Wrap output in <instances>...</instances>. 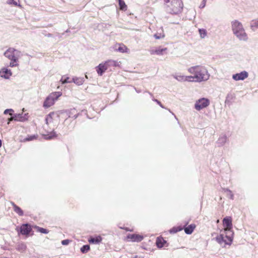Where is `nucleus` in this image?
I'll return each instance as SVG.
<instances>
[{
    "mask_svg": "<svg viewBox=\"0 0 258 258\" xmlns=\"http://www.w3.org/2000/svg\"><path fill=\"white\" fill-rule=\"evenodd\" d=\"M233 233L232 231H221V234L216 237L217 241L220 244L230 245L233 241Z\"/></svg>",
    "mask_w": 258,
    "mask_h": 258,
    "instance_id": "20e7f679",
    "label": "nucleus"
},
{
    "mask_svg": "<svg viewBox=\"0 0 258 258\" xmlns=\"http://www.w3.org/2000/svg\"><path fill=\"white\" fill-rule=\"evenodd\" d=\"M15 117L14 116H12L10 118H8V121L7 124H9L10 122V121L14 120Z\"/></svg>",
    "mask_w": 258,
    "mask_h": 258,
    "instance_id": "e433bc0d",
    "label": "nucleus"
},
{
    "mask_svg": "<svg viewBox=\"0 0 258 258\" xmlns=\"http://www.w3.org/2000/svg\"><path fill=\"white\" fill-rule=\"evenodd\" d=\"M133 258H144V257L143 256H139L138 255H136L135 257H134Z\"/></svg>",
    "mask_w": 258,
    "mask_h": 258,
    "instance_id": "4c0bfd02",
    "label": "nucleus"
},
{
    "mask_svg": "<svg viewBox=\"0 0 258 258\" xmlns=\"http://www.w3.org/2000/svg\"><path fill=\"white\" fill-rule=\"evenodd\" d=\"M223 191L224 192L227 193V196H228L230 199H233V195L231 190L226 188H224L223 189Z\"/></svg>",
    "mask_w": 258,
    "mask_h": 258,
    "instance_id": "7c9ffc66",
    "label": "nucleus"
},
{
    "mask_svg": "<svg viewBox=\"0 0 258 258\" xmlns=\"http://www.w3.org/2000/svg\"><path fill=\"white\" fill-rule=\"evenodd\" d=\"M102 238L100 236H98L95 237H90L88 239L90 243L98 244L102 241Z\"/></svg>",
    "mask_w": 258,
    "mask_h": 258,
    "instance_id": "f3484780",
    "label": "nucleus"
},
{
    "mask_svg": "<svg viewBox=\"0 0 258 258\" xmlns=\"http://www.w3.org/2000/svg\"><path fill=\"white\" fill-rule=\"evenodd\" d=\"M70 242H71V240H70L69 239H66V240H63L61 241V244L62 245H68L70 243Z\"/></svg>",
    "mask_w": 258,
    "mask_h": 258,
    "instance_id": "f704fd0d",
    "label": "nucleus"
},
{
    "mask_svg": "<svg viewBox=\"0 0 258 258\" xmlns=\"http://www.w3.org/2000/svg\"><path fill=\"white\" fill-rule=\"evenodd\" d=\"M124 229H125V230H126V231H132V230H129L128 228H124Z\"/></svg>",
    "mask_w": 258,
    "mask_h": 258,
    "instance_id": "ea45409f",
    "label": "nucleus"
},
{
    "mask_svg": "<svg viewBox=\"0 0 258 258\" xmlns=\"http://www.w3.org/2000/svg\"><path fill=\"white\" fill-rule=\"evenodd\" d=\"M12 205L13 206L14 211L17 213L19 216H22L23 215L24 213L23 210L18 206H17L14 203H11Z\"/></svg>",
    "mask_w": 258,
    "mask_h": 258,
    "instance_id": "a211bd4d",
    "label": "nucleus"
},
{
    "mask_svg": "<svg viewBox=\"0 0 258 258\" xmlns=\"http://www.w3.org/2000/svg\"><path fill=\"white\" fill-rule=\"evenodd\" d=\"M2 141L0 140V148L2 147Z\"/></svg>",
    "mask_w": 258,
    "mask_h": 258,
    "instance_id": "a19ab883",
    "label": "nucleus"
},
{
    "mask_svg": "<svg viewBox=\"0 0 258 258\" xmlns=\"http://www.w3.org/2000/svg\"><path fill=\"white\" fill-rule=\"evenodd\" d=\"M13 112H14V110L12 109H7L4 111V113L5 114H7L9 113L11 116L13 115Z\"/></svg>",
    "mask_w": 258,
    "mask_h": 258,
    "instance_id": "473e14b6",
    "label": "nucleus"
},
{
    "mask_svg": "<svg viewBox=\"0 0 258 258\" xmlns=\"http://www.w3.org/2000/svg\"><path fill=\"white\" fill-rule=\"evenodd\" d=\"M219 222V220H217V223H218Z\"/></svg>",
    "mask_w": 258,
    "mask_h": 258,
    "instance_id": "79ce46f5",
    "label": "nucleus"
},
{
    "mask_svg": "<svg viewBox=\"0 0 258 258\" xmlns=\"http://www.w3.org/2000/svg\"><path fill=\"white\" fill-rule=\"evenodd\" d=\"M183 229L181 226L174 227L170 230V232L171 233H175L178 231H180Z\"/></svg>",
    "mask_w": 258,
    "mask_h": 258,
    "instance_id": "cd10ccee",
    "label": "nucleus"
},
{
    "mask_svg": "<svg viewBox=\"0 0 258 258\" xmlns=\"http://www.w3.org/2000/svg\"><path fill=\"white\" fill-rule=\"evenodd\" d=\"M69 77L63 76L61 78L60 81L61 82L62 84L70 83L71 81H69Z\"/></svg>",
    "mask_w": 258,
    "mask_h": 258,
    "instance_id": "2f4dec72",
    "label": "nucleus"
},
{
    "mask_svg": "<svg viewBox=\"0 0 258 258\" xmlns=\"http://www.w3.org/2000/svg\"><path fill=\"white\" fill-rule=\"evenodd\" d=\"M232 29L233 33L241 40H246L247 36L243 27L242 24L237 20L231 22Z\"/></svg>",
    "mask_w": 258,
    "mask_h": 258,
    "instance_id": "f03ea898",
    "label": "nucleus"
},
{
    "mask_svg": "<svg viewBox=\"0 0 258 258\" xmlns=\"http://www.w3.org/2000/svg\"><path fill=\"white\" fill-rule=\"evenodd\" d=\"M166 243V241L162 237H158L156 239V244L158 248H161L163 247Z\"/></svg>",
    "mask_w": 258,
    "mask_h": 258,
    "instance_id": "dca6fc26",
    "label": "nucleus"
},
{
    "mask_svg": "<svg viewBox=\"0 0 258 258\" xmlns=\"http://www.w3.org/2000/svg\"><path fill=\"white\" fill-rule=\"evenodd\" d=\"M224 230L225 231H231L232 228V218L231 217H226L223 220Z\"/></svg>",
    "mask_w": 258,
    "mask_h": 258,
    "instance_id": "9b49d317",
    "label": "nucleus"
},
{
    "mask_svg": "<svg viewBox=\"0 0 258 258\" xmlns=\"http://www.w3.org/2000/svg\"><path fill=\"white\" fill-rule=\"evenodd\" d=\"M210 104L209 100L205 98H202L197 100L195 104V108L197 110H200L207 107Z\"/></svg>",
    "mask_w": 258,
    "mask_h": 258,
    "instance_id": "1a4fd4ad",
    "label": "nucleus"
},
{
    "mask_svg": "<svg viewBox=\"0 0 258 258\" xmlns=\"http://www.w3.org/2000/svg\"><path fill=\"white\" fill-rule=\"evenodd\" d=\"M33 228L36 229L37 231L40 232L41 233L47 234L49 232V231L46 229L37 226H33Z\"/></svg>",
    "mask_w": 258,
    "mask_h": 258,
    "instance_id": "393cba45",
    "label": "nucleus"
},
{
    "mask_svg": "<svg viewBox=\"0 0 258 258\" xmlns=\"http://www.w3.org/2000/svg\"><path fill=\"white\" fill-rule=\"evenodd\" d=\"M250 27L253 31L258 29V20H252L250 22Z\"/></svg>",
    "mask_w": 258,
    "mask_h": 258,
    "instance_id": "4be33fe9",
    "label": "nucleus"
},
{
    "mask_svg": "<svg viewBox=\"0 0 258 258\" xmlns=\"http://www.w3.org/2000/svg\"><path fill=\"white\" fill-rule=\"evenodd\" d=\"M32 226L28 224H23L21 225L19 230H18V233L28 237L32 232Z\"/></svg>",
    "mask_w": 258,
    "mask_h": 258,
    "instance_id": "6e6552de",
    "label": "nucleus"
},
{
    "mask_svg": "<svg viewBox=\"0 0 258 258\" xmlns=\"http://www.w3.org/2000/svg\"><path fill=\"white\" fill-rule=\"evenodd\" d=\"M176 79L179 81H192V77L190 76H177L175 77Z\"/></svg>",
    "mask_w": 258,
    "mask_h": 258,
    "instance_id": "aec40b11",
    "label": "nucleus"
},
{
    "mask_svg": "<svg viewBox=\"0 0 258 258\" xmlns=\"http://www.w3.org/2000/svg\"><path fill=\"white\" fill-rule=\"evenodd\" d=\"M165 34L163 32V31H162L161 33H157L156 34H155L154 36L156 39H159L161 38H163L165 37Z\"/></svg>",
    "mask_w": 258,
    "mask_h": 258,
    "instance_id": "c756f323",
    "label": "nucleus"
},
{
    "mask_svg": "<svg viewBox=\"0 0 258 258\" xmlns=\"http://www.w3.org/2000/svg\"><path fill=\"white\" fill-rule=\"evenodd\" d=\"M199 32L201 38H204L207 35V30L205 29H199Z\"/></svg>",
    "mask_w": 258,
    "mask_h": 258,
    "instance_id": "bb28decb",
    "label": "nucleus"
},
{
    "mask_svg": "<svg viewBox=\"0 0 258 258\" xmlns=\"http://www.w3.org/2000/svg\"><path fill=\"white\" fill-rule=\"evenodd\" d=\"M144 238V236L143 235L137 233L129 234L126 236V239L128 241L137 242H141Z\"/></svg>",
    "mask_w": 258,
    "mask_h": 258,
    "instance_id": "9d476101",
    "label": "nucleus"
},
{
    "mask_svg": "<svg viewBox=\"0 0 258 258\" xmlns=\"http://www.w3.org/2000/svg\"><path fill=\"white\" fill-rule=\"evenodd\" d=\"M12 3L15 6H18L20 8H22V6L18 4L19 0H12Z\"/></svg>",
    "mask_w": 258,
    "mask_h": 258,
    "instance_id": "72a5a7b5",
    "label": "nucleus"
},
{
    "mask_svg": "<svg viewBox=\"0 0 258 258\" xmlns=\"http://www.w3.org/2000/svg\"><path fill=\"white\" fill-rule=\"evenodd\" d=\"M108 64H109V66H113L114 67H120V62H118L116 60H107Z\"/></svg>",
    "mask_w": 258,
    "mask_h": 258,
    "instance_id": "5701e85b",
    "label": "nucleus"
},
{
    "mask_svg": "<svg viewBox=\"0 0 258 258\" xmlns=\"http://www.w3.org/2000/svg\"><path fill=\"white\" fill-rule=\"evenodd\" d=\"M61 95V93L55 92L51 93L45 99L43 103V107L48 108L52 106L56 100Z\"/></svg>",
    "mask_w": 258,
    "mask_h": 258,
    "instance_id": "0eeeda50",
    "label": "nucleus"
},
{
    "mask_svg": "<svg viewBox=\"0 0 258 258\" xmlns=\"http://www.w3.org/2000/svg\"><path fill=\"white\" fill-rule=\"evenodd\" d=\"M168 12L172 14H177L181 12L183 8L181 0H165Z\"/></svg>",
    "mask_w": 258,
    "mask_h": 258,
    "instance_id": "7ed1b4c3",
    "label": "nucleus"
},
{
    "mask_svg": "<svg viewBox=\"0 0 258 258\" xmlns=\"http://www.w3.org/2000/svg\"><path fill=\"white\" fill-rule=\"evenodd\" d=\"M36 139V137L35 136H30L29 138H26L25 139L26 141H31V140H33L34 139Z\"/></svg>",
    "mask_w": 258,
    "mask_h": 258,
    "instance_id": "c9c22d12",
    "label": "nucleus"
},
{
    "mask_svg": "<svg viewBox=\"0 0 258 258\" xmlns=\"http://www.w3.org/2000/svg\"><path fill=\"white\" fill-rule=\"evenodd\" d=\"M114 50L121 53L129 52V49L123 43H116L114 45Z\"/></svg>",
    "mask_w": 258,
    "mask_h": 258,
    "instance_id": "ddd939ff",
    "label": "nucleus"
},
{
    "mask_svg": "<svg viewBox=\"0 0 258 258\" xmlns=\"http://www.w3.org/2000/svg\"><path fill=\"white\" fill-rule=\"evenodd\" d=\"M248 76V73L246 71H243L240 73L233 75L232 78L235 81L243 80L247 78Z\"/></svg>",
    "mask_w": 258,
    "mask_h": 258,
    "instance_id": "4468645a",
    "label": "nucleus"
},
{
    "mask_svg": "<svg viewBox=\"0 0 258 258\" xmlns=\"http://www.w3.org/2000/svg\"><path fill=\"white\" fill-rule=\"evenodd\" d=\"M109 67L107 61L100 63L96 68V70L99 75L102 76V74L107 70Z\"/></svg>",
    "mask_w": 258,
    "mask_h": 258,
    "instance_id": "f8f14e48",
    "label": "nucleus"
},
{
    "mask_svg": "<svg viewBox=\"0 0 258 258\" xmlns=\"http://www.w3.org/2000/svg\"><path fill=\"white\" fill-rule=\"evenodd\" d=\"M188 72L192 74V81L202 82L206 81L209 79V75L206 68L202 66H195L190 67L188 70Z\"/></svg>",
    "mask_w": 258,
    "mask_h": 258,
    "instance_id": "f257e3e1",
    "label": "nucleus"
},
{
    "mask_svg": "<svg viewBox=\"0 0 258 258\" xmlns=\"http://www.w3.org/2000/svg\"><path fill=\"white\" fill-rule=\"evenodd\" d=\"M15 117L14 120L17 121L23 122L25 121V118L22 116L21 114H16L14 115Z\"/></svg>",
    "mask_w": 258,
    "mask_h": 258,
    "instance_id": "b1692460",
    "label": "nucleus"
},
{
    "mask_svg": "<svg viewBox=\"0 0 258 258\" xmlns=\"http://www.w3.org/2000/svg\"><path fill=\"white\" fill-rule=\"evenodd\" d=\"M12 75L11 71L7 68H4L0 70L1 77L5 79H9Z\"/></svg>",
    "mask_w": 258,
    "mask_h": 258,
    "instance_id": "2eb2a0df",
    "label": "nucleus"
},
{
    "mask_svg": "<svg viewBox=\"0 0 258 258\" xmlns=\"http://www.w3.org/2000/svg\"><path fill=\"white\" fill-rule=\"evenodd\" d=\"M90 249V246L89 245H84L81 248V251L83 253H87Z\"/></svg>",
    "mask_w": 258,
    "mask_h": 258,
    "instance_id": "c85d7f7f",
    "label": "nucleus"
},
{
    "mask_svg": "<svg viewBox=\"0 0 258 258\" xmlns=\"http://www.w3.org/2000/svg\"><path fill=\"white\" fill-rule=\"evenodd\" d=\"M156 101L158 103V104H159L161 106H162L160 102H159L157 100H156Z\"/></svg>",
    "mask_w": 258,
    "mask_h": 258,
    "instance_id": "58836bf2",
    "label": "nucleus"
},
{
    "mask_svg": "<svg viewBox=\"0 0 258 258\" xmlns=\"http://www.w3.org/2000/svg\"><path fill=\"white\" fill-rule=\"evenodd\" d=\"M196 227V226L195 224H190L184 228V232L187 234H190L192 233Z\"/></svg>",
    "mask_w": 258,
    "mask_h": 258,
    "instance_id": "6ab92c4d",
    "label": "nucleus"
},
{
    "mask_svg": "<svg viewBox=\"0 0 258 258\" xmlns=\"http://www.w3.org/2000/svg\"><path fill=\"white\" fill-rule=\"evenodd\" d=\"M167 50V48L162 49H152L150 50V53L151 54H157L162 55L164 51Z\"/></svg>",
    "mask_w": 258,
    "mask_h": 258,
    "instance_id": "412c9836",
    "label": "nucleus"
},
{
    "mask_svg": "<svg viewBox=\"0 0 258 258\" xmlns=\"http://www.w3.org/2000/svg\"><path fill=\"white\" fill-rule=\"evenodd\" d=\"M19 52L13 48H9L4 53L5 56L11 60L10 66L11 67L18 66V60Z\"/></svg>",
    "mask_w": 258,
    "mask_h": 258,
    "instance_id": "39448f33",
    "label": "nucleus"
},
{
    "mask_svg": "<svg viewBox=\"0 0 258 258\" xmlns=\"http://www.w3.org/2000/svg\"><path fill=\"white\" fill-rule=\"evenodd\" d=\"M62 111H53L49 113L45 118L46 123L48 125H56L59 121Z\"/></svg>",
    "mask_w": 258,
    "mask_h": 258,
    "instance_id": "423d86ee",
    "label": "nucleus"
},
{
    "mask_svg": "<svg viewBox=\"0 0 258 258\" xmlns=\"http://www.w3.org/2000/svg\"><path fill=\"white\" fill-rule=\"evenodd\" d=\"M119 8L121 10L126 11L127 9V6L125 4V2L123 0H118Z\"/></svg>",
    "mask_w": 258,
    "mask_h": 258,
    "instance_id": "a878e982",
    "label": "nucleus"
}]
</instances>
